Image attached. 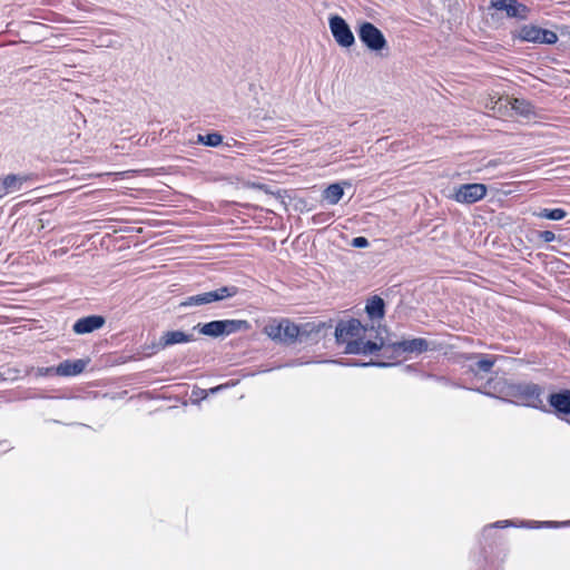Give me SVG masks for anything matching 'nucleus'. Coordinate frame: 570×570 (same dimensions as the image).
Wrapping results in <instances>:
<instances>
[{"label": "nucleus", "mask_w": 570, "mask_h": 570, "mask_svg": "<svg viewBox=\"0 0 570 570\" xmlns=\"http://www.w3.org/2000/svg\"><path fill=\"white\" fill-rule=\"evenodd\" d=\"M357 35L363 45L372 52L381 55L387 49V40L383 32L371 22H361Z\"/></svg>", "instance_id": "obj_3"}, {"label": "nucleus", "mask_w": 570, "mask_h": 570, "mask_svg": "<svg viewBox=\"0 0 570 570\" xmlns=\"http://www.w3.org/2000/svg\"><path fill=\"white\" fill-rule=\"evenodd\" d=\"M238 293V288L235 286H223L215 291L197 294L185 298L181 303V307H191L210 304L213 302L223 301L235 296Z\"/></svg>", "instance_id": "obj_5"}, {"label": "nucleus", "mask_w": 570, "mask_h": 570, "mask_svg": "<svg viewBox=\"0 0 570 570\" xmlns=\"http://www.w3.org/2000/svg\"><path fill=\"white\" fill-rule=\"evenodd\" d=\"M568 35H569V39H570V32Z\"/></svg>", "instance_id": "obj_31"}, {"label": "nucleus", "mask_w": 570, "mask_h": 570, "mask_svg": "<svg viewBox=\"0 0 570 570\" xmlns=\"http://www.w3.org/2000/svg\"><path fill=\"white\" fill-rule=\"evenodd\" d=\"M491 109L499 116L509 115V110L515 111L518 115L529 118L533 114L532 105L523 99L518 98H498L492 101Z\"/></svg>", "instance_id": "obj_8"}, {"label": "nucleus", "mask_w": 570, "mask_h": 570, "mask_svg": "<svg viewBox=\"0 0 570 570\" xmlns=\"http://www.w3.org/2000/svg\"><path fill=\"white\" fill-rule=\"evenodd\" d=\"M508 527H514V525L509 522H498V523H494L491 525V528H498V529H503V528H508Z\"/></svg>", "instance_id": "obj_28"}, {"label": "nucleus", "mask_w": 570, "mask_h": 570, "mask_svg": "<svg viewBox=\"0 0 570 570\" xmlns=\"http://www.w3.org/2000/svg\"><path fill=\"white\" fill-rule=\"evenodd\" d=\"M528 391H529V393H530L531 395H537V396L539 395V392H540V391H539V387H538V386H535V385L529 386V387H528Z\"/></svg>", "instance_id": "obj_29"}, {"label": "nucleus", "mask_w": 570, "mask_h": 570, "mask_svg": "<svg viewBox=\"0 0 570 570\" xmlns=\"http://www.w3.org/2000/svg\"><path fill=\"white\" fill-rule=\"evenodd\" d=\"M366 313L371 317H383L384 316V302L381 297L374 296L366 305Z\"/></svg>", "instance_id": "obj_19"}, {"label": "nucleus", "mask_w": 570, "mask_h": 570, "mask_svg": "<svg viewBox=\"0 0 570 570\" xmlns=\"http://www.w3.org/2000/svg\"><path fill=\"white\" fill-rule=\"evenodd\" d=\"M247 327V322L242 320L212 321L200 326L203 335L218 337L229 335Z\"/></svg>", "instance_id": "obj_7"}, {"label": "nucleus", "mask_w": 570, "mask_h": 570, "mask_svg": "<svg viewBox=\"0 0 570 570\" xmlns=\"http://www.w3.org/2000/svg\"><path fill=\"white\" fill-rule=\"evenodd\" d=\"M493 365H494V358L489 357V356L482 357L481 360H479L476 362L478 370L483 371V372H489Z\"/></svg>", "instance_id": "obj_23"}, {"label": "nucleus", "mask_w": 570, "mask_h": 570, "mask_svg": "<svg viewBox=\"0 0 570 570\" xmlns=\"http://www.w3.org/2000/svg\"><path fill=\"white\" fill-rule=\"evenodd\" d=\"M264 333L273 341L293 343L299 335V327L289 320L273 321L264 327Z\"/></svg>", "instance_id": "obj_4"}, {"label": "nucleus", "mask_w": 570, "mask_h": 570, "mask_svg": "<svg viewBox=\"0 0 570 570\" xmlns=\"http://www.w3.org/2000/svg\"><path fill=\"white\" fill-rule=\"evenodd\" d=\"M352 245L357 248H365L368 246V240L365 237H355L352 239Z\"/></svg>", "instance_id": "obj_25"}, {"label": "nucleus", "mask_w": 570, "mask_h": 570, "mask_svg": "<svg viewBox=\"0 0 570 570\" xmlns=\"http://www.w3.org/2000/svg\"><path fill=\"white\" fill-rule=\"evenodd\" d=\"M487 191L488 188L484 184H463L453 189L451 198L460 204H474L483 199L487 195Z\"/></svg>", "instance_id": "obj_9"}, {"label": "nucleus", "mask_w": 570, "mask_h": 570, "mask_svg": "<svg viewBox=\"0 0 570 570\" xmlns=\"http://www.w3.org/2000/svg\"><path fill=\"white\" fill-rule=\"evenodd\" d=\"M539 238L543 240L544 243H550L556 239V234L550 230H543L539 233Z\"/></svg>", "instance_id": "obj_24"}, {"label": "nucleus", "mask_w": 570, "mask_h": 570, "mask_svg": "<svg viewBox=\"0 0 570 570\" xmlns=\"http://www.w3.org/2000/svg\"><path fill=\"white\" fill-rule=\"evenodd\" d=\"M558 524L553 522H543L535 525H527V529H551L556 528Z\"/></svg>", "instance_id": "obj_27"}, {"label": "nucleus", "mask_w": 570, "mask_h": 570, "mask_svg": "<svg viewBox=\"0 0 570 570\" xmlns=\"http://www.w3.org/2000/svg\"><path fill=\"white\" fill-rule=\"evenodd\" d=\"M193 340L194 336L190 333H185L183 331H167L163 333L158 342L153 344V352L165 350L166 347L175 344L188 343Z\"/></svg>", "instance_id": "obj_12"}, {"label": "nucleus", "mask_w": 570, "mask_h": 570, "mask_svg": "<svg viewBox=\"0 0 570 570\" xmlns=\"http://www.w3.org/2000/svg\"><path fill=\"white\" fill-rule=\"evenodd\" d=\"M366 330L358 320L352 318L340 322L335 328V337L338 344L345 345L347 354H371L386 345L383 337L379 336L375 341H365Z\"/></svg>", "instance_id": "obj_1"}, {"label": "nucleus", "mask_w": 570, "mask_h": 570, "mask_svg": "<svg viewBox=\"0 0 570 570\" xmlns=\"http://www.w3.org/2000/svg\"><path fill=\"white\" fill-rule=\"evenodd\" d=\"M513 38L534 43L553 45L558 41L556 32L534 24H524L513 32Z\"/></svg>", "instance_id": "obj_6"}, {"label": "nucleus", "mask_w": 570, "mask_h": 570, "mask_svg": "<svg viewBox=\"0 0 570 570\" xmlns=\"http://www.w3.org/2000/svg\"><path fill=\"white\" fill-rule=\"evenodd\" d=\"M88 364V361L86 360H67L62 363H60L55 368V374L59 376H73L78 375L83 372Z\"/></svg>", "instance_id": "obj_14"}, {"label": "nucleus", "mask_w": 570, "mask_h": 570, "mask_svg": "<svg viewBox=\"0 0 570 570\" xmlns=\"http://www.w3.org/2000/svg\"><path fill=\"white\" fill-rule=\"evenodd\" d=\"M535 215L540 218L551 219V220H561L567 216V212L561 208H543Z\"/></svg>", "instance_id": "obj_20"}, {"label": "nucleus", "mask_w": 570, "mask_h": 570, "mask_svg": "<svg viewBox=\"0 0 570 570\" xmlns=\"http://www.w3.org/2000/svg\"><path fill=\"white\" fill-rule=\"evenodd\" d=\"M56 367H31L26 373L28 375H35L36 377L50 375L55 373Z\"/></svg>", "instance_id": "obj_22"}, {"label": "nucleus", "mask_w": 570, "mask_h": 570, "mask_svg": "<svg viewBox=\"0 0 570 570\" xmlns=\"http://www.w3.org/2000/svg\"><path fill=\"white\" fill-rule=\"evenodd\" d=\"M344 195V189L341 184H331L323 191V199L327 202L330 205L337 204Z\"/></svg>", "instance_id": "obj_18"}, {"label": "nucleus", "mask_w": 570, "mask_h": 570, "mask_svg": "<svg viewBox=\"0 0 570 570\" xmlns=\"http://www.w3.org/2000/svg\"><path fill=\"white\" fill-rule=\"evenodd\" d=\"M16 373L17 370L7 367L0 373V375L3 376L4 380H14L17 377Z\"/></svg>", "instance_id": "obj_26"}, {"label": "nucleus", "mask_w": 570, "mask_h": 570, "mask_svg": "<svg viewBox=\"0 0 570 570\" xmlns=\"http://www.w3.org/2000/svg\"><path fill=\"white\" fill-rule=\"evenodd\" d=\"M105 318L99 315H90L78 320L73 324V332L76 334H88L104 326Z\"/></svg>", "instance_id": "obj_13"}, {"label": "nucleus", "mask_w": 570, "mask_h": 570, "mask_svg": "<svg viewBox=\"0 0 570 570\" xmlns=\"http://www.w3.org/2000/svg\"><path fill=\"white\" fill-rule=\"evenodd\" d=\"M392 346L394 348L402 350L403 352L421 353L426 351L428 342L423 338H413L393 343Z\"/></svg>", "instance_id": "obj_15"}, {"label": "nucleus", "mask_w": 570, "mask_h": 570, "mask_svg": "<svg viewBox=\"0 0 570 570\" xmlns=\"http://www.w3.org/2000/svg\"><path fill=\"white\" fill-rule=\"evenodd\" d=\"M549 402L558 412L570 413V392L554 393L550 395Z\"/></svg>", "instance_id": "obj_17"}, {"label": "nucleus", "mask_w": 570, "mask_h": 570, "mask_svg": "<svg viewBox=\"0 0 570 570\" xmlns=\"http://www.w3.org/2000/svg\"><path fill=\"white\" fill-rule=\"evenodd\" d=\"M220 389H222V386H218V387L212 389V392H215V391L220 390Z\"/></svg>", "instance_id": "obj_30"}, {"label": "nucleus", "mask_w": 570, "mask_h": 570, "mask_svg": "<svg viewBox=\"0 0 570 570\" xmlns=\"http://www.w3.org/2000/svg\"><path fill=\"white\" fill-rule=\"evenodd\" d=\"M6 195L18 191L22 188V185L28 180L27 176L21 175H7L0 178Z\"/></svg>", "instance_id": "obj_16"}, {"label": "nucleus", "mask_w": 570, "mask_h": 570, "mask_svg": "<svg viewBox=\"0 0 570 570\" xmlns=\"http://www.w3.org/2000/svg\"><path fill=\"white\" fill-rule=\"evenodd\" d=\"M491 7L510 18L527 19L529 9L517 0H490Z\"/></svg>", "instance_id": "obj_11"}, {"label": "nucleus", "mask_w": 570, "mask_h": 570, "mask_svg": "<svg viewBox=\"0 0 570 570\" xmlns=\"http://www.w3.org/2000/svg\"><path fill=\"white\" fill-rule=\"evenodd\" d=\"M330 30L338 46L350 48L354 45V35L347 22L340 16H331L328 18Z\"/></svg>", "instance_id": "obj_10"}, {"label": "nucleus", "mask_w": 570, "mask_h": 570, "mask_svg": "<svg viewBox=\"0 0 570 570\" xmlns=\"http://www.w3.org/2000/svg\"><path fill=\"white\" fill-rule=\"evenodd\" d=\"M198 141L210 147H216L223 141V137L219 134L212 132L207 135H198Z\"/></svg>", "instance_id": "obj_21"}, {"label": "nucleus", "mask_w": 570, "mask_h": 570, "mask_svg": "<svg viewBox=\"0 0 570 570\" xmlns=\"http://www.w3.org/2000/svg\"><path fill=\"white\" fill-rule=\"evenodd\" d=\"M508 551L504 537H479L470 558L480 570H503Z\"/></svg>", "instance_id": "obj_2"}]
</instances>
